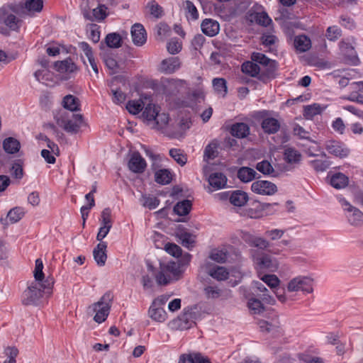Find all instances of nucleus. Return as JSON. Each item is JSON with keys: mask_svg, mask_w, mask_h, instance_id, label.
I'll return each instance as SVG.
<instances>
[{"mask_svg": "<svg viewBox=\"0 0 363 363\" xmlns=\"http://www.w3.org/2000/svg\"><path fill=\"white\" fill-rule=\"evenodd\" d=\"M54 118L57 124L67 133L75 134L83 125L81 114H75L65 110H59L55 113Z\"/></svg>", "mask_w": 363, "mask_h": 363, "instance_id": "nucleus-1", "label": "nucleus"}, {"mask_svg": "<svg viewBox=\"0 0 363 363\" xmlns=\"http://www.w3.org/2000/svg\"><path fill=\"white\" fill-rule=\"evenodd\" d=\"M160 107L153 104H148L144 108L143 118L152 128L163 129L169 122V115L160 113Z\"/></svg>", "mask_w": 363, "mask_h": 363, "instance_id": "nucleus-2", "label": "nucleus"}, {"mask_svg": "<svg viewBox=\"0 0 363 363\" xmlns=\"http://www.w3.org/2000/svg\"><path fill=\"white\" fill-rule=\"evenodd\" d=\"M16 15H22L21 7L17 4H6L0 8V32L3 30V23L12 30L20 28L21 21Z\"/></svg>", "mask_w": 363, "mask_h": 363, "instance_id": "nucleus-3", "label": "nucleus"}, {"mask_svg": "<svg viewBox=\"0 0 363 363\" xmlns=\"http://www.w3.org/2000/svg\"><path fill=\"white\" fill-rule=\"evenodd\" d=\"M46 284L41 285L44 289H50L53 285L52 279H47ZM40 284L39 283H32L28 288L24 291L22 296V302L24 305H35L43 296V290L40 288Z\"/></svg>", "mask_w": 363, "mask_h": 363, "instance_id": "nucleus-4", "label": "nucleus"}, {"mask_svg": "<svg viewBox=\"0 0 363 363\" xmlns=\"http://www.w3.org/2000/svg\"><path fill=\"white\" fill-rule=\"evenodd\" d=\"M112 299V294L110 292H107L102 296L98 302L91 306V309L96 313L94 320L96 323H101L106 320L109 314Z\"/></svg>", "mask_w": 363, "mask_h": 363, "instance_id": "nucleus-5", "label": "nucleus"}, {"mask_svg": "<svg viewBox=\"0 0 363 363\" xmlns=\"http://www.w3.org/2000/svg\"><path fill=\"white\" fill-rule=\"evenodd\" d=\"M289 292L303 291L310 294L313 292V279L306 276H298L291 279L286 285Z\"/></svg>", "mask_w": 363, "mask_h": 363, "instance_id": "nucleus-6", "label": "nucleus"}, {"mask_svg": "<svg viewBox=\"0 0 363 363\" xmlns=\"http://www.w3.org/2000/svg\"><path fill=\"white\" fill-rule=\"evenodd\" d=\"M356 73L354 69H350L349 71H344V74H342V87H345V91L348 93V95H345L344 98L350 101L358 99L359 92L358 82H349L350 77H354Z\"/></svg>", "mask_w": 363, "mask_h": 363, "instance_id": "nucleus-7", "label": "nucleus"}, {"mask_svg": "<svg viewBox=\"0 0 363 363\" xmlns=\"http://www.w3.org/2000/svg\"><path fill=\"white\" fill-rule=\"evenodd\" d=\"M252 256L255 265L259 269H268L274 272L278 269V262L267 254L258 255L256 250L252 252Z\"/></svg>", "mask_w": 363, "mask_h": 363, "instance_id": "nucleus-8", "label": "nucleus"}, {"mask_svg": "<svg viewBox=\"0 0 363 363\" xmlns=\"http://www.w3.org/2000/svg\"><path fill=\"white\" fill-rule=\"evenodd\" d=\"M251 190L255 194L262 196H272L277 192V186L272 182L257 180L251 185Z\"/></svg>", "mask_w": 363, "mask_h": 363, "instance_id": "nucleus-9", "label": "nucleus"}, {"mask_svg": "<svg viewBox=\"0 0 363 363\" xmlns=\"http://www.w3.org/2000/svg\"><path fill=\"white\" fill-rule=\"evenodd\" d=\"M201 268L211 277L218 281H223L228 277V270L220 266L213 264L210 261L206 260L201 266Z\"/></svg>", "mask_w": 363, "mask_h": 363, "instance_id": "nucleus-10", "label": "nucleus"}, {"mask_svg": "<svg viewBox=\"0 0 363 363\" xmlns=\"http://www.w3.org/2000/svg\"><path fill=\"white\" fill-rule=\"evenodd\" d=\"M172 327L176 330H186L194 324L193 314L189 310L184 309L183 313L172 321Z\"/></svg>", "mask_w": 363, "mask_h": 363, "instance_id": "nucleus-11", "label": "nucleus"}, {"mask_svg": "<svg viewBox=\"0 0 363 363\" xmlns=\"http://www.w3.org/2000/svg\"><path fill=\"white\" fill-rule=\"evenodd\" d=\"M146 167V161L138 152H134L131 154L128 162V167L132 172L143 173Z\"/></svg>", "mask_w": 363, "mask_h": 363, "instance_id": "nucleus-12", "label": "nucleus"}, {"mask_svg": "<svg viewBox=\"0 0 363 363\" xmlns=\"http://www.w3.org/2000/svg\"><path fill=\"white\" fill-rule=\"evenodd\" d=\"M347 208V218L349 223L354 226H360L363 224V213L358 208L351 206L347 201L345 202Z\"/></svg>", "mask_w": 363, "mask_h": 363, "instance_id": "nucleus-13", "label": "nucleus"}, {"mask_svg": "<svg viewBox=\"0 0 363 363\" xmlns=\"http://www.w3.org/2000/svg\"><path fill=\"white\" fill-rule=\"evenodd\" d=\"M208 182L210 185L208 191L212 192L225 188L227 184V178L223 173L214 172L210 174Z\"/></svg>", "mask_w": 363, "mask_h": 363, "instance_id": "nucleus-14", "label": "nucleus"}, {"mask_svg": "<svg viewBox=\"0 0 363 363\" xmlns=\"http://www.w3.org/2000/svg\"><path fill=\"white\" fill-rule=\"evenodd\" d=\"M22 16H33L35 13H40L43 7L42 0H26L23 6H20Z\"/></svg>", "mask_w": 363, "mask_h": 363, "instance_id": "nucleus-15", "label": "nucleus"}, {"mask_svg": "<svg viewBox=\"0 0 363 363\" xmlns=\"http://www.w3.org/2000/svg\"><path fill=\"white\" fill-rule=\"evenodd\" d=\"M181 67V62L177 57H171L163 60L160 65L159 70L164 74H172Z\"/></svg>", "mask_w": 363, "mask_h": 363, "instance_id": "nucleus-16", "label": "nucleus"}, {"mask_svg": "<svg viewBox=\"0 0 363 363\" xmlns=\"http://www.w3.org/2000/svg\"><path fill=\"white\" fill-rule=\"evenodd\" d=\"M251 59L253 62H258L264 66L267 67V71L268 72V77L272 75L277 69V62L270 60L262 53L253 52L252 54Z\"/></svg>", "mask_w": 363, "mask_h": 363, "instance_id": "nucleus-17", "label": "nucleus"}, {"mask_svg": "<svg viewBox=\"0 0 363 363\" xmlns=\"http://www.w3.org/2000/svg\"><path fill=\"white\" fill-rule=\"evenodd\" d=\"M342 52L344 55L345 63L353 66L359 65V59L353 46L342 42Z\"/></svg>", "mask_w": 363, "mask_h": 363, "instance_id": "nucleus-18", "label": "nucleus"}, {"mask_svg": "<svg viewBox=\"0 0 363 363\" xmlns=\"http://www.w3.org/2000/svg\"><path fill=\"white\" fill-rule=\"evenodd\" d=\"M131 37L133 43L137 46H141L146 42L147 34L142 24L135 23L132 26Z\"/></svg>", "mask_w": 363, "mask_h": 363, "instance_id": "nucleus-19", "label": "nucleus"}, {"mask_svg": "<svg viewBox=\"0 0 363 363\" xmlns=\"http://www.w3.org/2000/svg\"><path fill=\"white\" fill-rule=\"evenodd\" d=\"M107 244L105 242H100L93 250V256L97 265L104 266L107 259L106 255Z\"/></svg>", "mask_w": 363, "mask_h": 363, "instance_id": "nucleus-20", "label": "nucleus"}, {"mask_svg": "<svg viewBox=\"0 0 363 363\" xmlns=\"http://www.w3.org/2000/svg\"><path fill=\"white\" fill-rule=\"evenodd\" d=\"M202 32L208 36L216 35L220 30V25L218 21L211 18L204 19L201 25Z\"/></svg>", "mask_w": 363, "mask_h": 363, "instance_id": "nucleus-21", "label": "nucleus"}, {"mask_svg": "<svg viewBox=\"0 0 363 363\" xmlns=\"http://www.w3.org/2000/svg\"><path fill=\"white\" fill-rule=\"evenodd\" d=\"M242 71L252 77H257L262 81H264L266 79L264 74H259L261 71L259 66L253 62L247 61L244 62L242 65Z\"/></svg>", "mask_w": 363, "mask_h": 363, "instance_id": "nucleus-22", "label": "nucleus"}, {"mask_svg": "<svg viewBox=\"0 0 363 363\" xmlns=\"http://www.w3.org/2000/svg\"><path fill=\"white\" fill-rule=\"evenodd\" d=\"M166 91L170 94H176L177 93L184 89L187 83L184 79H168L165 84Z\"/></svg>", "mask_w": 363, "mask_h": 363, "instance_id": "nucleus-23", "label": "nucleus"}, {"mask_svg": "<svg viewBox=\"0 0 363 363\" xmlns=\"http://www.w3.org/2000/svg\"><path fill=\"white\" fill-rule=\"evenodd\" d=\"M230 203L235 206H243L248 201V196L247 193L242 191H234L229 197Z\"/></svg>", "mask_w": 363, "mask_h": 363, "instance_id": "nucleus-24", "label": "nucleus"}, {"mask_svg": "<svg viewBox=\"0 0 363 363\" xmlns=\"http://www.w3.org/2000/svg\"><path fill=\"white\" fill-rule=\"evenodd\" d=\"M55 68L61 73H72L77 69V65L71 59L56 62L55 63Z\"/></svg>", "mask_w": 363, "mask_h": 363, "instance_id": "nucleus-25", "label": "nucleus"}, {"mask_svg": "<svg viewBox=\"0 0 363 363\" xmlns=\"http://www.w3.org/2000/svg\"><path fill=\"white\" fill-rule=\"evenodd\" d=\"M262 128L266 133L273 134L279 130L280 123L274 118H266L262 122Z\"/></svg>", "mask_w": 363, "mask_h": 363, "instance_id": "nucleus-26", "label": "nucleus"}, {"mask_svg": "<svg viewBox=\"0 0 363 363\" xmlns=\"http://www.w3.org/2000/svg\"><path fill=\"white\" fill-rule=\"evenodd\" d=\"M3 148L8 154H15L19 151L21 144L17 139L9 137L4 140Z\"/></svg>", "mask_w": 363, "mask_h": 363, "instance_id": "nucleus-27", "label": "nucleus"}, {"mask_svg": "<svg viewBox=\"0 0 363 363\" xmlns=\"http://www.w3.org/2000/svg\"><path fill=\"white\" fill-rule=\"evenodd\" d=\"M230 133L233 136L244 138L250 134V128L245 123H237L232 125Z\"/></svg>", "mask_w": 363, "mask_h": 363, "instance_id": "nucleus-28", "label": "nucleus"}, {"mask_svg": "<svg viewBox=\"0 0 363 363\" xmlns=\"http://www.w3.org/2000/svg\"><path fill=\"white\" fill-rule=\"evenodd\" d=\"M62 106L65 108L64 110L73 112L79 109L80 104L79 99L76 96L69 94L64 97Z\"/></svg>", "mask_w": 363, "mask_h": 363, "instance_id": "nucleus-29", "label": "nucleus"}, {"mask_svg": "<svg viewBox=\"0 0 363 363\" xmlns=\"http://www.w3.org/2000/svg\"><path fill=\"white\" fill-rule=\"evenodd\" d=\"M148 314L150 318L157 322L162 323L167 319V313L162 307H154L153 304H151Z\"/></svg>", "mask_w": 363, "mask_h": 363, "instance_id": "nucleus-30", "label": "nucleus"}, {"mask_svg": "<svg viewBox=\"0 0 363 363\" xmlns=\"http://www.w3.org/2000/svg\"><path fill=\"white\" fill-rule=\"evenodd\" d=\"M25 208L21 206H16L11 208L7 213L6 218L9 223L13 224L21 220L25 216Z\"/></svg>", "mask_w": 363, "mask_h": 363, "instance_id": "nucleus-31", "label": "nucleus"}, {"mask_svg": "<svg viewBox=\"0 0 363 363\" xmlns=\"http://www.w3.org/2000/svg\"><path fill=\"white\" fill-rule=\"evenodd\" d=\"M296 49L300 52L308 51L311 47V41L306 35H301L296 37L294 40Z\"/></svg>", "mask_w": 363, "mask_h": 363, "instance_id": "nucleus-32", "label": "nucleus"}, {"mask_svg": "<svg viewBox=\"0 0 363 363\" xmlns=\"http://www.w3.org/2000/svg\"><path fill=\"white\" fill-rule=\"evenodd\" d=\"M228 257V251L225 247L216 248L211 251L209 258L218 263L225 262Z\"/></svg>", "mask_w": 363, "mask_h": 363, "instance_id": "nucleus-33", "label": "nucleus"}, {"mask_svg": "<svg viewBox=\"0 0 363 363\" xmlns=\"http://www.w3.org/2000/svg\"><path fill=\"white\" fill-rule=\"evenodd\" d=\"M257 172L252 168L242 167L238 172V177L245 183L252 181L256 177Z\"/></svg>", "mask_w": 363, "mask_h": 363, "instance_id": "nucleus-34", "label": "nucleus"}, {"mask_svg": "<svg viewBox=\"0 0 363 363\" xmlns=\"http://www.w3.org/2000/svg\"><path fill=\"white\" fill-rule=\"evenodd\" d=\"M212 84L215 92L224 97L228 92L227 82L224 78H214Z\"/></svg>", "mask_w": 363, "mask_h": 363, "instance_id": "nucleus-35", "label": "nucleus"}, {"mask_svg": "<svg viewBox=\"0 0 363 363\" xmlns=\"http://www.w3.org/2000/svg\"><path fill=\"white\" fill-rule=\"evenodd\" d=\"M164 264L165 266V270H167L170 274L172 279H178L184 272V269H182L179 263H177V262H169Z\"/></svg>", "mask_w": 363, "mask_h": 363, "instance_id": "nucleus-36", "label": "nucleus"}, {"mask_svg": "<svg viewBox=\"0 0 363 363\" xmlns=\"http://www.w3.org/2000/svg\"><path fill=\"white\" fill-rule=\"evenodd\" d=\"M324 108L318 104H313L304 107L303 116L307 119H312L314 116L320 114Z\"/></svg>", "mask_w": 363, "mask_h": 363, "instance_id": "nucleus-37", "label": "nucleus"}, {"mask_svg": "<svg viewBox=\"0 0 363 363\" xmlns=\"http://www.w3.org/2000/svg\"><path fill=\"white\" fill-rule=\"evenodd\" d=\"M165 266L164 264H161L160 267V271L155 276L156 281L160 285H166L169 284L172 279L170 274L165 270Z\"/></svg>", "mask_w": 363, "mask_h": 363, "instance_id": "nucleus-38", "label": "nucleus"}, {"mask_svg": "<svg viewBox=\"0 0 363 363\" xmlns=\"http://www.w3.org/2000/svg\"><path fill=\"white\" fill-rule=\"evenodd\" d=\"M284 160L288 163H297L301 160V155L298 150L293 147H286L284 152Z\"/></svg>", "mask_w": 363, "mask_h": 363, "instance_id": "nucleus-39", "label": "nucleus"}, {"mask_svg": "<svg viewBox=\"0 0 363 363\" xmlns=\"http://www.w3.org/2000/svg\"><path fill=\"white\" fill-rule=\"evenodd\" d=\"M191 208V202L189 200H184L178 202L174 207V212L179 216L187 215Z\"/></svg>", "mask_w": 363, "mask_h": 363, "instance_id": "nucleus-40", "label": "nucleus"}, {"mask_svg": "<svg viewBox=\"0 0 363 363\" xmlns=\"http://www.w3.org/2000/svg\"><path fill=\"white\" fill-rule=\"evenodd\" d=\"M185 10L186 16L188 19L196 20L199 18V12L195 5L189 0L183 4Z\"/></svg>", "mask_w": 363, "mask_h": 363, "instance_id": "nucleus-41", "label": "nucleus"}, {"mask_svg": "<svg viewBox=\"0 0 363 363\" xmlns=\"http://www.w3.org/2000/svg\"><path fill=\"white\" fill-rule=\"evenodd\" d=\"M106 44L111 48H118L121 46V37L116 33H111L106 35L105 38Z\"/></svg>", "mask_w": 363, "mask_h": 363, "instance_id": "nucleus-42", "label": "nucleus"}, {"mask_svg": "<svg viewBox=\"0 0 363 363\" xmlns=\"http://www.w3.org/2000/svg\"><path fill=\"white\" fill-rule=\"evenodd\" d=\"M218 143L216 140L211 141L205 148L203 157L204 160H212L217 156V149Z\"/></svg>", "mask_w": 363, "mask_h": 363, "instance_id": "nucleus-43", "label": "nucleus"}, {"mask_svg": "<svg viewBox=\"0 0 363 363\" xmlns=\"http://www.w3.org/2000/svg\"><path fill=\"white\" fill-rule=\"evenodd\" d=\"M155 182L160 184H167L172 180V174L167 169H160L155 173Z\"/></svg>", "mask_w": 363, "mask_h": 363, "instance_id": "nucleus-44", "label": "nucleus"}, {"mask_svg": "<svg viewBox=\"0 0 363 363\" xmlns=\"http://www.w3.org/2000/svg\"><path fill=\"white\" fill-rule=\"evenodd\" d=\"M250 16L252 21H255L257 24L262 26H267L272 23V19L265 12L256 13L255 15H250Z\"/></svg>", "mask_w": 363, "mask_h": 363, "instance_id": "nucleus-45", "label": "nucleus"}, {"mask_svg": "<svg viewBox=\"0 0 363 363\" xmlns=\"http://www.w3.org/2000/svg\"><path fill=\"white\" fill-rule=\"evenodd\" d=\"M144 106L145 104L141 99L133 100L128 102L126 108L130 113L135 115L143 110Z\"/></svg>", "mask_w": 363, "mask_h": 363, "instance_id": "nucleus-46", "label": "nucleus"}, {"mask_svg": "<svg viewBox=\"0 0 363 363\" xmlns=\"http://www.w3.org/2000/svg\"><path fill=\"white\" fill-rule=\"evenodd\" d=\"M177 236L181 240L182 245L188 248L191 247L195 242V237L187 232L182 231L178 233Z\"/></svg>", "mask_w": 363, "mask_h": 363, "instance_id": "nucleus-47", "label": "nucleus"}, {"mask_svg": "<svg viewBox=\"0 0 363 363\" xmlns=\"http://www.w3.org/2000/svg\"><path fill=\"white\" fill-rule=\"evenodd\" d=\"M247 306L250 311L253 314H259L264 311L262 303L257 298L249 299Z\"/></svg>", "mask_w": 363, "mask_h": 363, "instance_id": "nucleus-48", "label": "nucleus"}, {"mask_svg": "<svg viewBox=\"0 0 363 363\" xmlns=\"http://www.w3.org/2000/svg\"><path fill=\"white\" fill-rule=\"evenodd\" d=\"M147 8L150 15L155 18H160L163 16L164 12L162 8L155 1L149 2L147 5Z\"/></svg>", "mask_w": 363, "mask_h": 363, "instance_id": "nucleus-49", "label": "nucleus"}, {"mask_svg": "<svg viewBox=\"0 0 363 363\" xmlns=\"http://www.w3.org/2000/svg\"><path fill=\"white\" fill-rule=\"evenodd\" d=\"M169 155L181 166H184L187 162L186 155L179 149H171Z\"/></svg>", "mask_w": 363, "mask_h": 363, "instance_id": "nucleus-50", "label": "nucleus"}, {"mask_svg": "<svg viewBox=\"0 0 363 363\" xmlns=\"http://www.w3.org/2000/svg\"><path fill=\"white\" fill-rule=\"evenodd\" d=\"M4 354L7 359L3 363H16V357L18 354L17 348L13 347H8L4 350Z\"/></svg>", "mask_w": 363, "mask_h": 363, "instance_id": "nucleus-51", "label": "nucleus"}, {"mask_svg": "<svg viewBox=\"0 0 363 363\" xmlns=\"http://www.w3.org/2000/svg\"><path fill=\"white\" fill-rule=\"evenodd\" d=\"M106 67L110 70V74H113L118 72L119 66L116 60L112 57L107 56L104 59Z\"/></svg>", "mask_w": 363, "mask_h": 363, "instance_id": "nucleus-52", "label": "nucleus"}, {"mask_svg": "<svg viewBox=\"0 0 363 363\" xmlns=\"http://www.w3.org/2000/svg\"><path fill=\"white\" fill-rule=\"evenodd\" d=\"M256 169L264 174H271L274 172L272 165L267 160L258 162L256 165Z\"/></svg>", "mask_w": 363, "mask_h": 363, "instance_id": "nucleus-53", "label": "nucleus"}, {"mask_svg": "<svg viewBox=\"0 0 363 363\" xmlns=\"http://www.w3.org/2000/svg\"><path fill=\"white\" fill-rule=\"evenodd\" d=\"M261 279L267 284L271 289H276L280 283V280L274 274L264 275Z\"/></svg>", "mask_w": 363, "mask_h": 363, "instance_id": "nucleus-54", "label": "nucleus"}, {"mask_svg": "<svg viewBox=\"0 0 363 363\" xmlns=\"http://www.w3.org/2000/svg\"><path fill=\"white\" fill-rule=\"evenodd\" d=\"M325 148L330 154L336 157H338L340 155V145L337 141L330 140L327 142Z\"/></svg>", "mask_w": 363, "mask_h": 363, "instance_id": "nucleus-55", "label": "nucleus"}, {"mask_svg": "<svg viewBox=\"0 0 363 363\" xmlns=\"http://www.w3.org/2000/svg\"><path fill=\"white\" fill-rule=\"evenodd\" d=\"M43 264L40 259L35 260V266L33 272L34 277L36 281H41L44 279V273L43 272Z\"/></svg>", "mask_w": 363, "mask_h": 363, "instance_id": "nucleus-56", "label": "nucleus"}, {"mask_svg": "<svg viewBox=\"0 0 363 363\" xmlns=\"http://www.w3.org/2000/svg\"><path fill=\"white\" fill-rule=\"evenodd\" d=\"M167 49L170 54L175 55L181 51L182 43L175 38L171 39L167 45Z\"/></svg>", "mask_w": 363, "mask_h": 363, "instance_id": "nucleus-57", "label": "nucleus"}, {"mask_svg": "<svg viewBox=\"0 0 363 363\" xmlns=\"http://www.w3.org/2000/svg\"><path fill=\"white\" fill-rule=\"evenodd\" d=\"M165 251L173 257H179L182 255V249L174 243H167L164 246Z\"/></svg>", "mask_w": 363, "mask_h": 363, "instance_id": "nucleus-58", "label": "nucleus"}, {"mask_svg": "<svg viewBox=\"0 0 363 363\" xmlns=\"http://www.w3.org/2000/svg\"><path fill=\"white\" fill-rule=\"evenodd\" d=\"M101 225L112 227L111 211L110 208H104L101 212Z\"/></svg>", "mask_w": 363, "mask_h": 363, "instance_id": "nucleus-59", "label": "nucleus"}, {"mask_svg": "<svg viewBox=\"0 0 363 363\" xmlns=\"http://www.w3.org/2000/svg\"><path fill=\"white\" fill-rule=\"evenodd\" d=\"M11 174L16 179H21L23 175V167L21 162H16L13 164L11 169Z\"/></svg>", "mask_w": 363, "mask_h": 363, "instance_id": "nucleus-60", "label": "nucleus"}, {"mask_svg": "<svg viewBox=\"0 0 363 363\" xmlns=\"http://www.w3.org/2000/svg\"><path fill=\"white\" fill-rule=\"evenodd\" d=\"M252 247H255L261 250H267L270 247V243L265 238L255 236Z\"/></svg>", "mask_w": 363, "mask_h": 363, "instance_id": "nucleus-61", "label": "nucleus"}, {"mask_svg": "<svg viewBox=\"0 0 363 363\" xmlns=\"http://www.w3.org/2000/svg\"><path fill=\"white\" fill-rule=\"evenodd\" d=\"M328 179L329 180L330 184L337 189H340V173H334L333 174L331 172H329Z\"/></svg>", "mask_w": 363, "mask_h": 363, "instance_id": "nucleus-62", "label": "nucleus"}, {"mask_svg": "<svg viewBox=\"0 0 363 363\" xmlns=\"http://www.w3.org/2000/svg\"><path fill=\"white\" fill-rule=\"evenodd\" d=\"M89 38L94 43H96L100 40V31L96 24H91L89 28Z\"/></svg>", "mask_w": 363, "mask_h": 363, "instance_id": "nucleus-63", "label": "nucleus"}, {"mask_svg": "<svg viewBox=\"0 0 363 363\" xmlns=\"http://www.w3.org/2000/svg\"><path fill=\"white\" fill-rule=\"evenodd\" d=\"M204 291H205L206 296L208 298H217L220 295V290L216 286H207L204 289Z\"/></svg>", "mask_w": 363, "mask_h": 363, "instance_id": "nucleus-64", "label": "nucleus"}]
</instances>
